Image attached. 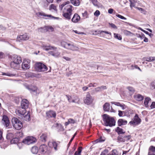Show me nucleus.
<instances>
[{
	"instance_id": "obj_24",
	"label": "nucleus",
	"mask_w": 155,
	"mask_h": 155,
	"mask_svg": "<svg viewBox=\"0 0 155 155\" xmlns=\"http://www.w3.org/2000/svg\"><path fill=\"white\" fill-rule=\"evenodd\" d=\"M118 124L119 126L125 125L127 124V121L123 119H119L118 121Z\"/></svg>"
},
{
	"instance_id": "obj_38",
	"label": "nucleus",
	"mask_w": 155,
	"mask_h": 155,
	"mask_svg": "<svg viewBox=\"0 0 155 155\" xmlns=\"http://www.w3.org/2000/svg\"><path fill=\"white\" fill-rule=\"evenodd\" d=\"M50 54L55 57H58L60 54V53L59 52L53 53L52 51H51L49 53Z\"/></svg>"
},
{
	"instance_id": "obj_54",
	"label": "nucleus",
	"mask_w": 155,
	"mask_h": 155,
	"mask_svg": "<svg viewBox=\"0 0 155 155\" xmlns=\"http://www.w3.org/2000/svg\"><path fill=\"white\" fill-rule=\"evenodd\" d=\"M116 16L118 18L121 19H124V20H126V18L124 17V16L120 15H119V14H117V15H116Z\"/></svg>"
},
{
	"instance_id": "obj_61",
	"label": "nucleus",
	"mask_w": 155,
	"mask_h": 155,
	"mask_svg": "<svg viewBox=\"0 0 155 155\" xmlns=\"http://www.w3.org/2000/svg\"><path fill=\"white\" fill-rule=\"evenodd\" d=\"M101 91H103L105 89H106L107 88V87L106 86H101L100 87Z\"/></svg>"
},
{
	"instance_id": "obj_15",
	"label": "nucleus",
	"mask_w": 155,
	"mask_h": 155,
	"mask_svg": "<svg viewBox=\"0 0 155 155\" xmlns=\"http://www.w3.org/2000/svg\"><path fill=\"white\" fill-rule=\"evenodd\" d=\"M42 48L46 51H48L49 50H55L57 48L54 46L50 45L47 46L46 45H43L41 46Z\"/></svg>"
},
{
	"instance_id": "obj_57",
	"label": "nucleus",
	"mask_w": 155,
	"mask_h": 155,
	"mask_svg": "<svg viewBox=\"0 0 155 155\" xmlns=\"http://www.w3.org/2000/svg\"><path fill=\"white\" fill-rule=\"evenodd\" d=\"M94 15L96 16H98L100 15V12L98 10H96L94 13Z\"/></svg>"
},
{
	"instance_id": "obj_35",
	"label": "nucleus",
	"mask_w": 155,
	"mask_h": 155,
	"mask_svg": "<svg viewBox=\"0 0 155 155\" xmlns=\"http://www.w3.org/2000/svg\"><path fill=\"white\" fill-rule=\"evenodd\" d=\"M150 100V98L148 97H147L145 99L144 104L146 107H148V104Z\"/></svg>"
},
{
	"instance_id": "obj_8",
	"label": "nucleus",
	"mask_w": 155,
	"mask_h": 155,
	"mask_svg": "<svg viewBox=\"0 0 155 155\" xmlns=\"http://www.w3.org/2000/svg\"><path fill=\"white\" fill-rule=\"evenodd\" d=\"M29 38V36L26 33L22 35L18 36L16 39V41L21 42L23 41H26Z\"/></svg>"
},
{
	"instance_id": "obj_18",
	"label": "nucleus",
	"mask_w": 155,
	"mask_h": 155,
	"mask_svg": "<svg viewBox=\"0 0 155 155\" xmlns=\"http://www.w3.org/2000/svg\"><path fill=\"white\" fill-rule=\"evenodd\" d=\"M80 19V17L79 15L77 13H75L71 19V21L74 23H76L79 21Z\"/></svg>"
},
{
	"instance_id": "obj_2",
	"label": "nucleus",
	"mask_w": 155,
	"mask_h": 155,
	"mask_svg": "<svg viewBox=\"0 0 155 155\" xmlns=\"http://www.w3.org/2000/svg\"><path fill=\"white\" fill-rule=\"evenodd\" d=\"M104 115L105 116L104 121L106 126L112 127L115 125V122L113 118L110 117L106 114H104Z\"/></svg>"
},
{
	"instance_id": "obj_31",
	"label": "nucleus",
	"mask_w": 155,
	"mask_h": 155,
	"mask_svg": "<svg viewBox=\"0 0 155 155\" xmlns=\"http://www.w3.org/2000/svg\"><path fill=\"white\" fill-rule=\"evenodd\" d=\"M2 75H6L9 77H12L15 76V73H11L9 72L7 73H2Z\"/></svg>"
},
{
	"instance_id": "obj_50",
	"label": "nucleus",
	"mask_w": 155,
	"mask_h": 155,
	"mask_svg": "<svg viewBox=\"0 0 155 155\" xmlns=\"http://www.w3.org/2000/svg\"><path fill=\"white\" fill-rule=\"evenodd\" d=\"M108 152V150L107 149H105L102 152L101 155H108V154H107Z\"/></svg>"
},
{
	"instance_id": "obj_28",
	"label": "nucleus",
	"mask_w": 155,
	"mask_h": 155,
	"mask_svg": "<svg viewBox=\"0 0 155 155\" xmlns=\"http://www.w3.org/2000/svg\"><path fill=\"white\" fill-rule=\"evenodd\" d=\"M123 130L119 127H117L115 129L116 131L118 134H123L125 133V132L123 131Z\"/></svg>"
},
{
	"instance_id": "obj_44",
	"label": "nucleus",
	"mask_w": 155,
	"mask_h": 155,
	"mask_svg": "<svg viewBox=\"0 0 155 155\" xmlns=\"http://www.w3.org/2000/svg\"><path fill=\"white\" fill-rule=\"evenodd\" d=\"M69 3H70V2L67 1V2H64V3H63L62 4L60 5H59V8H60V9L61 10H62V8H63V7L64 6H65L67 4H69Z\"/></svg>"
},
{
	"instance_id": "obj_43",
	"label": "nucleus",
	"mask_w": 155,
	"mask_h": 155,
	"mask_svg": "<svg viewBox=\"0 0 155 155\" xmlns=\"http://www.w3.org/2000/svg\"><path fill=\"white\" fill-rule=\"evenodd\" d=\"M123 32L124 34L126 35H130L131 34H132V33L131 32L126 30H123Z\"/></svg>"
},
{
	"instance_id": "obj_46",
	"label": "nucleus",
	"mask_w": 155,
	"mask_h": 155,
	"mask_svg": "<svg viewBox=\"0 0 155 155\" xmlns=\"http://www.w3.org/2000/svg\"><path fill=\"white\" fill-rule=\"evenodd\" d=\"M102 32L105 33H106V34H109V35H110L111 36V32H109L107 31H103L100 30V31H98L97 34H101V33H102Z\"/></svg>"
},
{
	"instance_id": "obj_9",
	"label": "nucleus",
	"mask_w": 155,
	"mask_h": 155,
	"mask_svg": "<svg viewBox=\"0 0 155 155\" xmlns=\"http://www.w3.org/2000/svg\"><path fill=\"white\" fill-rule=\"evenodd\" d=\"M30 61L28 59H24L22 64V68L24 70L28 69L30 67Z\"/></svg>"
},
{
	"instance_id": "obj_52",
	"label": "nucleus",
	"mask_w": 155,
	"mask_h": 155,
	"mask_svg": "<svg viewBox=\"0 0 155 155\" xmlns=\"http://www.w3.org/2000/svg\"><path fill=\"white\" fill-rule=\"evenodd\" d=\"M94 6H97L98 5V2L97 0H91Z\"/></svg>"
},
{
	"instance_id": "obj_25",
	"label": "nucleus",
	"mask_w": 155,
	"mask_h": 155,
	"mask_svg": "<svg viewBox=\"0 0 155 155\" xmlns=\"http://www.w3.org/2000/svg\"><path fill=\"white\" fill-rule=\"evenodd\" d=\"M14 137L13 134L11 133H8L6 136V137L7 139L11 140L12 139H13L12 140V141L13 140H14V141L15 140H18V139L16 138H14Z\"/></svg>"
},
{
	"instance_id": "obj_19",
	"label": "nucleus",
	"mask_w": 155,
	"mask_h": 155,
	"mask_svg": "<svg viewBox=\"0 0 155 155\" xmlns=\"http://www.w3.org/2000/svg\"><path fill=\"white\" fill-rule=\"evenodd\" d=\"M37 15L38 16L39 15L44 16V17H47V18H49V19H52L53 18H55L50 15H47L45 14V13L43 12H39L37 13Z\"/></svg>"
},
{
	"instance_id": "obj_34",
	"label": "nucleus",
	"mask_w": 155,
	"mask_h": 155,
	"mask_svg": "<svg viewBox=\"0 0 155 155\" xmlns=\"http://www.w3.org/2000/svg\"><path fill=\"white\" fill-rule=\"evenodd\" d=\"M111 103H112V104H114L117 106H120V107H122L123 110H124V105L121 104L120 103L118 102H111Z\"/></svg>"
},
{
	"instance_id": "obj_36",
	"label": "nucleus",
	"mask_w": 155,
	"mask_h": 155,
	"mask_svg": "<svg viewBox=\"0 0 155 155\" xmlns=\"http://www.w3.org/2000/svg\"><path fill=\"white\" fill-rule=\"evenodd\" d=\"M40 138L42 141L45 142L46 141L47 138V135L46 134H42L40 137Z\"/></svg>"
},
{
	"instance_id": "obj_64",
	"label": "nucleus",
	"mask_w": 155,
	"mask_h": 155,
	"mask_svg": "<svg viewBox=\"0 0 155 155\" xmlns=\"http://www.w3.org/2000/svg\"><path fill=\"white\" fill-rule=\"evenodd\" d=\"M150 107L151 108H155V102H152L150 106Z\"/></svg>"
},
{
	"instance_id": "obj_5",
	"label": "nucleus",
	"mask_w": 155,
	"mask_h": 155,
	"mask_svg": "<svg viewBox=\"0 0 155 155\" xmlns=\"http://www.w3.org/2000/svg\"><path fill=\"white\" fill-rule=\"evenodd\" d=\"M36 141V139L35 137L32 136H28L25 138L23 140L22 142L25 144L29 145L35 143Z\"/></svg>"
},
{
	"instance_id": "obj_20",
	"label": "nucleus",
	"mask_w": 155,
	"mask_h": 155,
	"mask_svg": "<svg viewBox=\"0 0 155 155\" xmlns=\"http://www.w3.org/2000/svg\"><path fill=\"white\" fill-rule=\"evenodd\" d=\"M48 145L51 147H54L55 150H57V147L58 144L56 142L54 141L49 142L48 143Z\"/></svg>"
},
{
	"instance_id": "obj_7",
	"label": "nucleus",
	"mask_w": 155,
	"mask_h": 155,
	"mask_svg": "<svg viewBox=\"0 0 155 155\" xmlns=\"http://www.w3.org/2000/svg\"><path fill=\"white\" fill-rule=\"evenodd\" d=\"M141 122V119L139 117L138 115L136 114L132 120L130 122L129 124L133 126H136L139 124Z\"/></svg>"
},
{
	"instance_id": "obj_4",
	"label": "nucleus",
	"mask_w": 155,
	"mask_h": 155,
	"mask_svg": "<svg viewBox=\"0 0 155 155\" xmlns=\"http://www.w3.org/2000/svg\"><path fill=\"white\" fill-rule=\"evenodd\" d=\"M36 70L38 72H43L47 70V67L44 64L40 63H36L35 64Z\"/></svg>"
},
{
	"instance_id": "obj_42",
	"label": "nucleus",
	"mask_w": 155,
	"mask_h": 155,
	"mask_svg": "<svg viewBox=\"0 0 155 155\" xmlns=\"http://www.w3.org/2000/svg\"><path fill=\"white\" fill-rule=\"evenodd\" d=\"M114 36L115 38L119 40H120L122 39L121 36L117 34L114 33Z\"/></svg>"
},
{
	"instance_id": "obj_33",
	"label": "nucleus",
	"mask_w": 155,
	"mask_h": 155,
	"mask_svg": "<svg viewBox=\"0 0 155 155\" xmlns=\"http://www.w3.org/2000/svg\"><path fill=\"white\" fill-rule=\"evenodd\" d=\"M38 32H45L47 31L46 26L38 28Z\"/></svg>"
},
{
	"instance_id": "obj_48",
	"label": "nucleus",
	"mask_w": 155,
	"mask_h": 155,
	"mask_svg": "<svg viewBox=\"0 0 155 155\" xmlns=\"http://www.w3.org/2000/svg\"><path fill=\"white\" fill-rule=\"evenodd\" d=\"M149 152L155 153V147L151 146L149 148Z\"/></svg>"
},
{
	"instance_id": "obj_21",
	"label": "nucleus",
	"mask_w": 155,
	"mask_h": 155,
	"mask_svg": "<svg viewBox=\"0 0 155 155\" xmlns=\"http://www.w3.org/2000/svg\"><path fill=\"white\" fill-rule=\"evenodd\" d=\"M25 87L28 90L31 91L33 92H37V90L38 89H37L36 87L34 86H31L30 87L28 85H25Z\"/></svg>"
},
{
	"instance_id": "obj_12",
	"label": "nucleus",
	"mask_w": 155,
	"mask_h": 155,
	"mask_svg": "<svg viewBox=\"0 0 155 155\" xmlns=\"http://www.w3.org/2000/svg\"><path fill=\"white\" fill-rule=\"evenodd\" d=\"M12 60L14 63L19 64L21 63L22 60L21 57L16 55H13L12 58Z\"/></svg>"
},
{
	"instance_id": "obj_3",
	"label": "nucleus",
	"mask_w": 155,
	"mask_h": 155,
	"mask_svg": "<svg viewBox=\"0 0 155 155\" xmlns=\"http://www.w3.org/2000/svg\"><path fill=\"white\" fill-rule=\"evenodd\" d=\"M13 126L17 130L21 129L23 127L22 124L17 118L13 117L12 119Z\"/></svg>"
},
{
	"instance_id": "obj_26",
	"label": "nucleus",
	"mask_w": 155,
	"mask_h": 155,
	"mask_svg": "<svg viewBox=\"0 0 155 155\" xmlns=\"http://www.w3.org/2000/svg\"><path fill=\"white\" fill-rule=\"evenodd\" d=\"M30 112L28 111L26 114H25L23 117V119L27 121L30 120Z\"/></svg>"
},
{
	"instance_id": "obj_60",
	"label": "nucleus",
	"mask_w": 155,
	"mask_h": 155,
	"mask_svg": "<svg viewBox=\"0 0 155 155\" xmlns=\"http://www.w3.org/2000/svg\"><path fill=\"white\" fill-rule=\"evenodd\" d=\"M123 112L124 111H122L121 110H119L118 115L120 117H122L123 116Z\"/></svg>"
},
{
	"instance_id": "obj_14",
	"label": "nucleus",
	"mask_w": 155,
	"mask_h": 155,
	"mask_svg": "<svg viewBox=\"0 0 155 155\" xmlns=\"http://www.w3.org/2000/svg\"><path fill=\"white\" fill-rule=\"evenodd\" d=\"M29 105V103L28 101L26 99H23L21 102V107L25 109L28 107Z\"/></svg>"
},
{
	"instance_id": "obj_6",
	"label": "nucleus",
	"mask_w": 155,
	"mask_h": 155,
	"mask_svg": "<svg viewBox=\"0 0 155 155\" xmlns=\"http://www.w3.org/2000/svg\"><path fill=\"white\" fill-rule=\"evenodd\" d=\"M93 100L94 99L88 92L87 93L86 97L84 98V102L87 105H90L91 104Z\"/></svg>"
},
{
	"instance_id": "obj_62",
	"label": "nucleus",
	"mask_w": 155,
	"mask_h": 155,
	"mask_svg": "<svg viewBox=\"0 0 155 155\" xmlns=\"http://www.w3.org/2000/svg\"><path fill=\"white\" fill-rule=\"evenodd\" d=\"M127 89L131 92H134V89L131 87H127Z\"/></svg>"
},
{
	"instance_id": "obj_10",
	"label": "nucleus",
	"mask_w": 155,
	"mask_h": 155,
	"mask_svg": "<svg viewBox=\"0 0 155 155\" xmlns=\"http://www.w3.org/2000/svg\"><path fill=\"white\" fill-rule=\"evenodd\" d=\"M130 135L122 136L120 135L118 137L117 140L119 142H124L125 141L130 140Z\"/></svg>"
},
{
	"instance_id": "obj_30",
	"label": "nucleus",
	"mask_w": 155,
	"mask_h": 155,
	"mask_svg": "<svg viewBox=\"0 0 155 155\" xmlns=\"http://www.w3.org/2000/svg\"><path fill=\"white\" fill-rule=\"evenodd\" d=\"M135 99L139 101L142 100L143 99V96L140 94H138L135 96Z\"/></svg>"
},
{
	"instance_id": "obj_58",
	"label": "nucleus",
	"mask_w": 155,
	"mask_h": 155,
	"mask_svg": "<svg viewBox=\"0 0 155 155\" xmlns=\"http://www.w3.org/2000/svg\"><path fill=\"white\" fill-rule=\"evenodd\" d=\"M109 24L111 27H112V28H115V29H117V27L113 23H109Z\"/></svg>"
},
{
	"instance_id": "obj_22",
	"label": "nucleus",
	"mask_w": 155,
	"mask_h": 155,
	"mask_svg": "<svg viewBox=\"0 0 155 155\" xmlns=\"http://www.w3.org/2000/svg\"><path fill=\"white\" fill-rule=\"evenodd\" d=\"M63 16L66 19L70 20L71 18V16L72 14V13L68 12H63Z\"/></svg>"
},
{
	"instance_id": "obj_47",
	"label": "nucleus",
	"mask_w": 155,
	"mask_h": 155,
	"mask_svg": "<svg viewBox=\"0 0 155 155\" xmlns=\"http://www.w3.org/2000/svg\"><path fill=\"white\" fill-rule=\"evenodd\" d=\"M18 64H16L15 63H14L13 61H12V62L11 63L10 66L12 68H16L17 65Z\"/></svg>"
},
{
	"instance_id": "obj_1",
	"label": "nucleus",
	"mask_w": 155,
	"mask_h": 155,
	"mask_svg": "<svg viewBox=\"0 0 155 155\" xmlns=\"http://www.w3.org/2000/svg\"><path fill=\"white\" fill-rule=\"evenodd\" d=\"M61 45L62 46L65 48L72 51H78L79 49L78 48L74 45L73 43L72 42L63 41L61 42Z\"/></svg>"
},
{
	"instance_id": "obj_32",
	"label": "nucleus",
	"mask_w": 155,
	"mask_h": 155,
	"mask_svg": "<svg viewBox=\"0 0 155 155\" xmlns=\"http://www.w3.org/2000/svg\"><path fill=\"white\" fill-rule=\"evenodd\" d=\"M38 151V148L36 146L32 147L31 149V152L34 154H36Z\"/></svg>"
},
{
	"instance_id": "obj_17",
	"label": "nucleus",
	"mask_w": 155,
	"mask_h": 155,
	"mask_svg": "<svg viewBox=\"0 0 155 155\" xmlns=\"http://www.w3.org/2000/svg\"><path fill=\"white\" fill-rule=\"evenodd\" d=\"M46 116L48 118L53 117L55 118L56 117V113L54 111L50 110L46 113Z\"/></svg>"
},
{
	"instance_id": "obj_39",
	"label": "nucleus",
	"mask_w": 155,
	"mask_h": 155,
	"mask_svg": "<svg viewBox=\"0 0 155 155\" xmlns=\"http://www.w3.org/2000/svg\"><path fill=\"white\" fill-rule=\"evenodd\" d=\"M130 3V6L132 9L133 7H134L135 6V4L136 2L134 0H129Z\"/></svg>"
},
{
	"instance_id": "obj_11",
	"label": "nucleus",
	"mask_w": 155,
	"mask_h": 155,
	"mask_svg": "<svg viewBox=\"0 0 155 155\" xmlns=\"http://www.w3.org/2000/svg\"><path fill=\"white\" fill-rule=\"evenodd\" d=\"M15 112L17 114L21 116L24 115L26 112V109L21 107L18 108L16 110Z\"/></svg>"
},
{
	"instance_id": "obj_41",
	"label": "nucleus",
	"mask_w": 155,
	"mask_h": 155,
	"mask_svg": "<svg viewBox=\"0 0 155 155\" xmlns=\"http://www.w3.org/2000/svg\"><path fill=\"white\" fill-rule=\"evenodd\" d=\"M82 147H79L78 149V151H76L74 154V155H81Z\"/></svg>"
},
{
	"instance_id": "obj_23",
	"label": "nucleus",
	"mask_w": 155,
	"mask_h": 155,
	"mask_svg": "<svg viewBox=\"0 0 155 155\" xmlns=\"http://www.w3.org/2000/svg\"><path fill=\"white\" fill-rule=\"evenodd\" d=\"M40 150L42 153H45L47 151V147L45 144L40 146Z\"/></svg>"
},
{
	"instance_id": "obj_45",
	"label": "nucleus",
	"mask_w": 155,
	"mask_h": 155,
	"mask_svg": "<svg viewBox=\"0 0 155 155\" xmlns=\"http://www.w3.org/2000/svg\"><path fill=\"white\" fill-rule=\"evenodd\" d=\"M16 135L18 137H21L23 136V133L21 131H18L16 133Z\"/></svg>"
},
{
	"instance_id": "obj_40",
	"label": "nucleus",
	"mask_w": 155,
	"mask_h": 155,
	"mask_svg": "<svg viewBox=\"0 0 155 155\" xmlns=\"http://www.w3.org/2000/svg\"><path fill=\"white\" fill-rule=\"evenodd\" d=\"M145 60L148 61H153L155 60V57H149L145 58Z\"/></svg>"
},
{
	"instance_id": "obj_53",
	"label": "nucleus",
	"mask_w": 155,
	"mask_h": 155,
	"mask_svg": "<svg viewBox=\"0 0 155 155\" xmlns=\"http://www.w3.org/2000/svg\"><path fill=\"white\" fill-rule=\"evenodd\" d=\"M105 140V139H103L102 138V137H100V138L98 139H97L96 141L97 142V143L98 142H101L104 141Z\"/></svg>"
},
{
	"instance_id": "obj_27",
	"label": "nucleus",
	"mask_w": 155,
	"mask_h": 155,
	"mask_svg": "<svg viewBox=\"0 0 155 155\" xmlns=\"http://www.w3.org/2000/svg\"><path fill=\"white\" fill-rule=\"evenodd\" d=\"M110 104L108 103H106L103 106L104 110L105 111H109L110 110Z\"/></svg>"
},
{
	"instance_id": "obj_59",
	"label": "nucleus",
	"mask_w": 155,
	"mask_h": 155,
	"mask_svg": "<svg viewBox=\"0 0 155 155\" xmlns=\"http://www.w3.org/2000/svg\"><path fill=\"white\" fill-rule=\"evenodd\" d=\"M68 120L70 124H74L75 123V121L73 119L70 118Z\"/></svg>"
},
{
	"instance_id": "obj_56",
	"label": "nucleus",
	"mask_w": 155,
	"mask_h": 155,
	"mask_svg": "<svg viewBox=\"0 0 155 155\" xmlns=\"http://www.w3.org/2000/svg\"><path fill=\"white\" fill-rule=\"evenodd\" d=\"M71 102L73 103H79V99L78 98L75 100H73L71 101Z\"/></svg>"
},
{
	"instance_id": "obj_51",
	"label": "nucleus",
	"mask_w": 155,
	"mask_h": 155,
	"mask_svg": "<svg viewBox=\"0 0 155 155\" xmlns=\"http://www.w3.org/2000/svg\"><path fill=\"white\" fill-rule=\"evenodd\" d=\"M82 15L83 17H84V18H87L88 17L87 12V11H85L84 13H83Z\"/></svg>"
},
{
	"instance_id": "obj_16",
	"label": "nucleus",
	"mask_w": 155,
	"mask_h": 155,
	"mask_svg": "<svg viewBox=\"0 0 155 155\" xmlns=\"http://www.w3.org/2000/svg\"><path fill=\"white\" fill-rule=\"evenodd\" d=\"M73 6L71 5H68L64 8L63 12L72 13Z\"/></svg>"
},
{
	"instance_id": "obj_37",
	"label": "nucleus",
	"mask_w": 155,
	"mask_h": 155,
	"mask_svg": "<svg viewBox=\"0 0 155 155\" xmlns=\"http://www.w3.org/2000/svg\"><path fill=\"white\" fill-rule=\"evenodd\" d=\"M49 9L50 10H53L55 11H57L56 6L53 4H52L50 5L49 8Z\"/></svg>"
},
{
	"instance_id": "obj_55",
	"label": "nucleus",
	"mask_w": 155,
	"mask_h": 155,
	"mask_svg": "<svg viewBox=\"0 0 155 155\" xmlns=\"http://www.w3.org/2000/svg\"><path fill=\"white\" fill-rule=\"evenodd\" d=\"M151 88L152 89H155V82H153L151 84Z\"/></svg>"
},
{
	"instance_id": "obj_29",
	"label": "nucleus",
	"mask_w": 155,
	"mask_h": 155,
	"mask_svg": "<svg viewBox=\"0 0 155 155\" xmlns=\"http://www.w3.org/2000/svg\"><path fill=\"white\" fill-rule=\"evenodd\" d=\"M71 3L74 5L78 6L80 4L79 0H71Z\"/></svg>"
},
{
	"instance_id": "obj_63",
	"label": "nucleus",
	"mask_w": 155,
	"mask_h": 155,
	"mask_svg": "<svg viewBox=\"0 0 155 155\" xmlns=\"http://www.w3.org/2000/svg\"><path fill=\"white\" fill-rule=\"evenodd\" d=\"M66 97L68 99V101L69 102H71V96H68V95H66Z\"/></svg>"
},
{
	"instance_id": "obj_49",
	"label": "nucleus",
	"mask_w": 155,
	"mask_h": 155,
	"mask_svg": "<svg viewBox=\"0 0 155 155\" xmlns=\"http://www.w3.org/2000/svg\"><path fill=\"white\" fill-rule=\"evenodd\" d=\"M47 31H52L54 30V28L51 26H46Z\"/></svg>"
},
{
	"instance_id": "obj_13",
	"label": "nucleus",
	"mask_w": 155,
	"mask_h": 155,
	"mask_svg": "<svg viewBox=\"0 0 155 155\" xmlns=\"http://www.w3.org/2000/svg\"><path fill=\"white\" fill-rule=\"evenodd\" d=\"M2 122L3 124L6 127H8L9 125L10 122L8 117L6 115H3Z\"/></svg>"
}]
</instances>
